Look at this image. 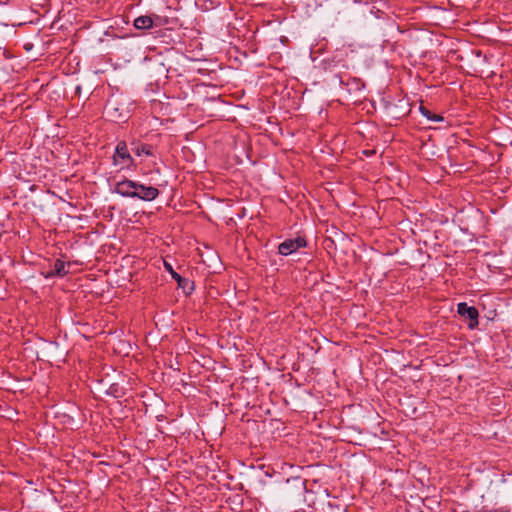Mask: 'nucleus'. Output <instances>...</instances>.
<instances>
[{"label":"nucleus","mask_w":512,"mask_h":512,"mask_svg":"<svg viewBox=\"0 0 512 512\" xmlns=\"http://www.w3.org/2000/svg\"><path fill=\"white\" fill-rule=\"evenodd\" d=\"M114 192L128 198H138L142 201H153L159 195V190L146 186L137 181L124 179L115 184Z\"/></svg>","instance_id":"obj_1"},{"label":"nucleus","mask_w":512,"mask_h":512,"mask_svg":"<svg viewBox=\"0 0 512 512\" xmlns=\"http://www.w3.org/2000/svg\"><path fill=\"white\" fill-rule=\"evenodd\" d=\"M133 105L121 98H111L105 105V112L114 122L125 121L130 114V106Z\"/></svg>","instance_id":"obj_2"},{"label":"nucleus","mask_w":512,"mask_h":512,"mask_svg":"<svg viewBox=\"0 0 512 512\" xmlns=\"http://www.w3.org/2000/svg\"><path fill=\"white\" fill-rule=\"evenodd\" d=\"M307 242L304 237H297L295 239H286L278 246V253L283 256L291 255L300 248L306 247Z\"/></svg>","instance_id":"obj_3"},{"label":"nucleus","mask_w":512,"mask_h":512,"mask_svg":"<svg viewBox=\"0 0 512 512\" xmlns=\"http://www.w3.org/2000/svg\"><path fill=\"white\" fill-rule=\"evenodd\" d=\"M457 312L460 316L469 319L468 327L474 329L478 326V310L474 306H469L466 302L457 305Z\"/></svg>","instance_id":"obj_4"},{"label":"nucleus","mask_w":512,"mask_h":512,"mask_svg":"<svg viewBox=\"0 0 512 512\" xmlns=\"http://www.w3.org/2000/svg\"><path fill=\"white\" fill-rule=\"evenodd\" d=\"M113 162L115 165H123L129 167L130 164L133 163V158L131 157L127 145L124 141H120L115 149V153L113 156Z\"/></svg>","instance_id":"obj_5"},{"label":"nucleus","mask_w":512,"mask_h":512,"mask_svg":"<svg viewBox=\"0 0 512 512\" xmlns=\"http://www.w3.org/2000/svg\"><path fill=\"white\" fill-rule=\"evenodd\" d=\"M164 265H165V268L167 269V271L170 272L172 278L177 281V284L180 288H182L187 293H189L190 291L193 290V288H194L193 282H191L189 279L184 278L181 275H179L177 272H175L169 263L164 262Z\"/></svg>","instance_id":"obj_6"},{"label":"nucleus","mask_w":512,"mask_h":512,"mask_svg":"<svg viewBox=\"0 0 512 512\" xmlns=\"http://www.w3.org/2000/svg\"><path fill=\"white\" fill-rule=\"evenodd\" d=\"M67 266H70V263H66L60 259H57L54 262L52 269L45 273V277L46 278H51V277H55V276L64 277L65 275H67L69 273V270L66 268Z\"/></svg>","instance_id":"obj_7"},{"label":"nucleus","mask_w":512,"mask_h":512,"mask_svg":"<svg viewBox=\"0 0 512 512\" xmlns=\"http://www.w3.org/2000/svg\"><path fill=\"white\" fill-rule=\"evenodd\" d=\"M154 22L151 16L142 15L134 20V27L138 30L150 29L154 26Z\"/></svg>","instance_id":"obj_8"},{"label":"nucleus","mask_w":512,"mask_h":512,"mask_svg":"<svg viewBox=\"0 0 512 512\" xmlns=\"http://www.w3.org/2000/svg\"><path fill=\"white\" fill-rule=\"evenodd\" d=\"M420 111H421L422 115L425 116L428 120H431L434 122H442L444 120V118L441 115L432 113L430 110H428L427 108H425L423 106L420 107Z\"/></svg>","instance_id":"obj_9"},{"label":"nucleus","mask_w":512,"mask_h":512,"mask_svg":"<svg viewBox=\"0 0 512 512\" xmlns=\"http://www.w3.org/2000/svg\"><path fill=\"white\" fill-rule=\"evenodd\" d=\"M134 152L137 156H151L152 147L147 144H140L134 149Z\"/></svg>","instance_id":"obj_10"},{"label":"nucleus","mask_w":512,"mask_h":512,"mask_svg":"<svg viewBox=\"0 0 512 512\" xmlns=\"http://www.w3.org/2000/svg\"><path fill=\"white\" fill-rule=\"evenodd\" d=\"M151 17L155 20L154 26H161L167 23V19L159 15H153Z\"/></svg>","instance_id":"obj_11"},{"label":"nucleus","mask_w":512,"mask_h":512,"mask_svg":"<svg viewBox=\"0 0 512 512\" xmlns=\"http://www.w3.org/2000/svg\"><path fill=\"white\" fill-rule=\"evenodd\" d=\"M335 77L339 79V83H340V85H346V83L344 82V80L342 79V77H340V76H338V75H336Z\"/></svg>","instance_id":"obj_12"},{"label":"nucleus","mask_w":512,"mask_h":512,"mask_svg":"<svg viewBox=\"0 0 512 512\" xmlns=\"http://www.w3.org/2000/svg\"><path fill=\"white\" fill-rule=\"evenodd\" d=\"M353 82L356 84V86H358L360 84L359 80H357V79H354Z\"/></svg>","instance_id":"obj_13"}]
</instances>
